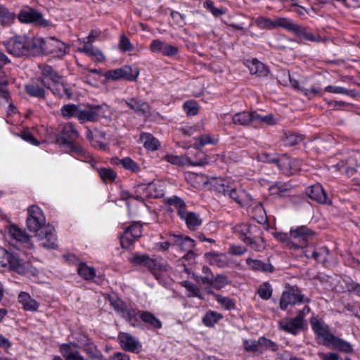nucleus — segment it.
Listing matches in <instances>:
<instances>
[{
	"label": "nucleus",
	"mask_w": 360,
	"mask_h": 360,
	"mask_svg": "<svg viewBox=\"0 0 360 360\" xmlns=\"http://www.w3.org/2000/svg\"><path fill=\"white\" fill-rule=\"evenodd\" d=\"M40 39L26 36H17L4 41L6 51L15 56H34L39 52Z\"/></svg>",
	"instance_id": "f257e3e1"
},
{
	"label": "nucleus",
	"mask_w": 360,
	"mask_h": 360,
	"mask_svg": "<svg viewBox=\"0 0 360 360\" xmlns=\"http://www.w3.org/2000/svg\"><path fill=\"white\" fill-rule=\"evenodd\" d=\"M216 191L228 195L242 207H249L253 205V198L243 189L237 190L225 179L217 180L213 185Z\"/></svg>",
	"instance_id": "f03ea898"
},
{
	"label": "nucleus",
	"mask_w": 360,
	"mask_h": 360,
	"mask_svg": "<svg viewBox=\"0 0 360 360\" xmlns=\"http://www.w3.org/2000/svg\"><path fill=\"white\" fill-rule=\"evenodd\" d=\"M0 264L3 267H8L18 274H24L29 267V263L25 262L19 252H10L0 247Z\"/></svg>",
	"instance_id": "7ed1b4c3"
},
{
	"label": "nucleus",
	"mask_w": 360,
	"mask_h": 360,
	"mask_svg": "<svg viewBox=\"0 0 360 360\" xmlns=\"http://www.w3.org/2000/svg\"><path fill=\"white\" fill-rule=\"evenodd\" d=\"M310 309L304 306L293 319L285 318L278 321V327L281 330L292 335H297L304 329L306 322L304 316L309 313Z\"/></svg>",
	"instance_id": "20e7f679"
},
{
	"label": "nucleus",
	"mask_w": 360,
	"mask_h": 360,
	"mask_svg": "<svg viewBox=\"0 0 360 360\" xmlns=\"http://www.w3.org/2000/svg\"><path fill=\"white\" fill-rule=\"evenodd\" d=\"M310 300L302 293L297 286H292L282 293L280 300V308L286 310L288 306L308 303Z\"/></svg>",
	"instance_id": "39448f33"
},
{
	"label": "nucleus",
	"mask_w": 360,
	"mask_h": 360,
	"mask_svg": "<svg viewBox=\"0 0 360 360\" xmlns=\"http://www.w3.org/2000/svg\"><path fill=\"white\" fill-rule=\"evenodd\" d=\"M315 236V232L305 226H297L290 231V249H303L309 239Z\"/></svg>",
	"instance_id": "423d86ee"
},
{
	"label": "nucleus",
	"mask_w": 360,
	"mask_h": 360,
	"mask_svg": "<svg viewBox=\"0 0 360 360\" xmlns=\"http://www.w3.org/2000/svg\"><path fill=\"white\" fill-rule=\"evenodd\" d=\"M45 222L46 219L41 210L35 205L30 206L28 209V217L26 220L28 229L32 232L37 233L46 226Z\"/></svg>",
	"instance_id": "0eeeda50"
},
{
	"label": "nucleus",
	"mask_w": 360,
	"mask_h": 360,
	"mask_svg": "<svg viewBox=\"0 0 360 360\" xmlns=\"http://www.w3.org/2000/svg\"><path fill=\"white\" fill-rule=\"evenodd\" d=\"M202 274H209L208 276H200L197 281L204 285L212 286L214 289L219 290L229 284V280L226 276L217 274L214 276L210 267L204 266L202 269Z\"/></svg>",
	"instance_id": "6e6552de"
},
{
	"label": "nucleus",
	"mask_w": 360,
	"mask_h": 360,
	"mask_svg": "<svg viewBox=\"0 0 360 360\" xmlns=\"http://www.w3.org/2000/svg\"><path fill=\"white\" fill-rule=\"evenodd\" d=\"M7 234L10 239L16 244L28 249L33 248L31 236L26 233L25 230L19 228L16 225L11 224L8 226Z\"/></svg>",
	"instance_id": "1a4fd4ad"
},
{
	"label": "nucleus",
	"mask_w": 360,
	"mask_h": 360,
	"mask_svg": "<svg viewBox=\"0 0 360 360\" xmlns=\"http://www.w3.org/2000/svg\"><path fill=\"white\" fill-rule=\"evenodd\" d=\"M139 75V72L136 69L133 70L130 66L124 65L120 68L107 71L104 76L107 79H124L133 82L136 79Z\"/></svg>",
	"instance_id": "9d476101"
},
{
	"label": "nucleus",
	"mask_w": 360,
	"mask_h": 360,
	"mask_svg": "<svg viewBox=\"0 0 360 360\" xmlns=\"http://www.w3.org/2000/svg\"><path fill=\"white\" fill-rule=\"evenodd\" d=\"M36 237L42 247L48 249L57 248V238L53 226L47 224L46 226H44L36 233Z\"/></svg>",
	"instance_id": "9b49d317"
},
{
	"label": "nucleus",
	"mask_w": 360,
	"mask_h": 360,
	"mask_svg": "<svg viewBox=\"0 0 360 360\" xmlns=\"http://www.w3.org/2000/svg\"><path fill=\"white\" fill-rule=\"evenodd\" d=\"M311 325L319 341L323 345L329 347L334 335L330 332L328 325L323 321L316 319L311 321Z\"/></svg>",
	"instance_id": "f8f14e48"
},
{
	"label": "nucleus",
	"mask_w": 360,
	"mask_h": 360,
	"mask_svg": "<svg viewBox=\"0 0 360 360\" xmlns=\"http://www.w3.org/2000/svg\"><path fill=\"white\" fill-rule=\"evenodd\" d=\"M142 235V226L134 222L128 226L120 237V244L122 248H129L134 242Z\"/></svg>",
	"instance_id": "ddd939ff"
},
{
	"label": "nucleus",
	"mask_w": 360,
	"mask_h": 360,
	"mask_svg": "<svg viewBox=\"0 0 360 360\" xmlns=\"http://www.w3.org/2000/svg\"><path fill=\"white\" fill-rule=\"evenodd\" d=\"M121 347L127 352L138 354L141 351L142 345L139 340L127 333L121 332L117 337Z\"/></svg>",
	"instance_id": "4468645a"
},
{
	"label": "nucleus",
	"mask_w": 360,
	"mask_h": 360,
	"mask_svg": "<svg viewBox=\"0 0 360 360\" xmlns=\"http://www.w3.org/2000/svg\"><path fill=\"white\" fill-rule=\"evenodd\" d=\"M149 49L153 53L168 57L175 56L179 53V49L176 46L167 44L160 39L153 40L149 46Z\"/></svg>",
	"instance_id": "2eb2a0df"
},
{
	"label": "nucleus",
	"mask_w": 360,
	"mask_h": 360,
	"mask_svg": "<svg viewBox=\"0 0 360 360\" xmlns=\"http://www.w3.org/2000/svg\"><path fill=\"white\" fill-rule=\"evenodd\" d=\"M276 166L286 175H292L300 169L298 160L290 159L287 155H279Z\"/></svg>",
	"instance_id": "dca6fc26"
},
{
	"label": "nucleus",
	"mask_w": 360,
	"mask_h": 360,
	"mask_svg": "<svg viewBox=\"0 0 360 360\" xmlns=\"http://www.w3.org/2000/svg\"><path fill=\"white\" fill-rule=\"evenodd\" d=\"M233 231L234 233L238 235L240 240L245 243L252 234L260 232L261 229L259 226L255 225L252 226L248 224L241 223L236 225L233 228Z\"/></svg>",
	"instance_id": "f3484780"
},
{
	"label": "nucleus",
	"mask_w": 360,
	"mask_h": 360,
	"mask_svg": "<svg viewBox=\"0 0 360 360\" xmlns=\"http://www.w3.org/2000/svg\"><path fill=\"white\" fill-rule=\"evenodd\" d=\"M125 104L139 115L148 117L150 115V108L148 103L135 98L124 100Z\"/></svg>",
	"instance_id": "a211bd4d"
},
{
	"label": "nucleus",
	"mask_w": 360,
	"mask_h": 360,
	"mask_svg": "<svg viewBox=\"0 0 360 360\" xmlns=\"http://www.w3.org/2000/svg\"><path fill=\"white\" fill-rule=\"evenodd\" d=\"M79 137V133L72 123L63 125L59 140L62 143L72 147V143Z\"/></svg>",
	"instance_id": "6ab92c4d"
},
{
	"label": "nucleus",
	"mask_w": 360,
	"mask_h": 360,
	"mask_svg": "<svg viewBox=\"0 0 360 360\" xmlns=\"http://www.w3.org/2000/svg\"><path fill=\"white\" fill-rule=\"evenodd\" d=\"M300 40L314 42V43H322L325 40L318 34L313 33L307 27L297 25L296 30L293 33Z\"/></svg>",
	"instance_id": "aec40b11"
},
{
	"label": "nucleus",
	"mask_w": 360,
	"mask_h": 360,
	"mask_svg": "<svg viewBox=\"0 0 360 360\" xmlns=\"http://www.w3.org/2000/svg\"><path fill=\"white\" fill-rule=\"evenodd\" d=\"M174 243L183 252H186V257L190 258L194 255L193 249L195 247V241L188 236L174 235Z\"/></svg>",
	"instance_id": "412c9836"
},
{
	"label": "nucleus",
	"mask_w": 360,
	"mask_h": 360,
	"mask_svg": "<svg viewBox=\"0 0 360 360\" xmlns=\"http://www.w3.org/2000/svg\"><path fill=\"white\" fill-rule=\"evenodd\" d=\"M42 78L41 82L46 86H49V84L55 83L58 80H61V76L49 65H39Z\"/></svg>",
	"instance_id": "4be33fe9"
},
{
	"label": "nucleus",
	"mask_w": 360,
	"mask_h": 360,
	"mask_svg": "<svg viewBox=\"0 0 360 360\" xmlns=\"http://www.w3.org/2000/svg\"><path fill=\"white\" fill-rule=\"evenodd\" d=\"M205 257L210 265L216 266L219 268H225L231 264L229 258L223 253L210 252L206 253Z\"/></svg>",
	"instance_id": "5701e85b"
},
{
	"label": "nucleus",
	"mask_w": 360,
	"mask_h": 360,
	"mask_svg": "<svg viewBox=\"0 0 360 360\" xmlns=\"http://www.w3.org/2000/svg\"><path fill=\"white\" fill-rule=\"evenodd\" d=\"M308 195L311 200L321 204H327L330 202L322 186L319 184L313 185L309 188L308 191Z\"/></svg>",
	"instance_id": "b1692460"
},
{
	"label": "nucleus",
	"mask_w": 360,
	"mask_h": 360,
	"mask_svg": "<svg viewBox=\"0 0 360 360\" xmlns=\"http://www.w3.org/2000/svg\"><path fill=\"white\" fill-rule=\"evenodd\" d=\"M18 18L21 22L24 23L39 22L42 15L34 9L27 7L20 11Z\"/></svg>",
	"instance_id": "393cba45"
},
{
	"label": "nucleus",
	"mask_w": 360,
	"mask_h": 360,
	"mask_svg": "<svg viewBox=\"0 0 360 360\" xmlns=\"http://www.w3.org/2000/svg\"><path fill=\"white\" fill-rule=\"evenodd\" d=\"M180 218L185 221L188 229L191 231L196 230L202 223V220L198 213L188 212L187 210L184 212V214L180 217Z\"/></svg>",
	"instance_id": "a878e982"
},
{
	"label": "nucleus",
	"mask_w": 360,
	"mask_h": 360,
	"mask_svg": "<svg viewBox=\"0 0 360 360\" xmlns=\"http://www.w3.org/2000/svg\"><path fill=\"white\" fill-rule=\"evenodd\" d=\"M164 159L168 162L177 166H184L186 165H190L193 166H202L204 165V162L201 160L193 162L189 158H184L181 156L171 154L166 155L164 157Z\"/></svg>",
	"instance_id": "bb28decb"
},
{
	"label": "nucleus",
	"mask_w": 360,
	"mask_h": 360,
	"mask_svg": "<svg viewBox=\"0 0 360 360\" xmlns=\"http://www.w3.org/2000/svg\"><path fill=\"white\" fill-rule=\"evenodd\" d=\"M255 111H243L234 114L232 122L235 124L248 126L255 123Z\"/></svg>",
	"instance_id": "cd10ccee"
},
{
	"label": "nucleus",
	"mask_w": 360,
	"mask_h": 360,
	"mask_svg": "<svg viewBox=\"0 0 360 360\" xmlns=\"http://www.w3.org/2000/svg\"><path fill=\"white\" fill-rule=\"evenodd\" d=\"M47 88L49 89L56 96L59 98L66 96L68 99L72 98V93L61 80H58L55 83L49 84Z\"/></svg>",
	"instance_id": "c85d7f7f"
},
{
	"label": "nucleus",
	"mask_w": 360,
	"mask_h": 360,
	"mask_svg": "<svg viewBox=\"0 0 360 360\" xmlns=\"http://www.w3.org/2000/svg\"><path fill=\"white\" fill-rule=\"evenodd\" d=\"M18 302L26 311H37L39 305L35 300L32 299L31 296L25 292H21L18 295Z\"/></svg>",
	"instance_id": "c756f323"
},
{
	"label": "nucleus",
	"mask_w": 360,
	"mask_h": 360,
	"mask_svg": "<svg viewBox=\"0 0 360 360\" xmlns=\"http://www.w3.org/2000/svg\"><path fill=\"white\" fill-rule=\"evenodd\" d=\"M250 73L258 77H265L268 75L267 68L257 59H252L246 63Z\"/></svg>",
	"instance_id": "7c9ffc66"
},
{
	"label": "nucleus",
	"mask_w": 360,
	"mask_h": 360,
	"mask_svg": "<svg viewBox=\"0 0 360 360\" xmlns=\"http://www.w3.org/2000/svg\"><path fill=\"white\" fill-rule=\"evenodd\" d=\"M141 312L142 311L136 309L127 307L121 316L130 325L136 327L139 325V320L141 319Z\"/></svg>",
	"instance_id": "2f4dec72"
},
{
	"label": "nucleus",
	"mask_w": 360,
	"mask_h": 360,
	"mask_svg": "<svg viewBox=\"0 0 360 360\" xmlns=\"http://www.w3.org/2000/svg\"><path fill=\"white\" fill-rule=\"evenodd\" d=\"M304 255L307 258H309L310 256L308 254L309 250H302ZM329 257V250L326 247H321L317 249H314L311 252V257L314 259L319 263H325L328 261Z\"/></svg>",
	"instance_id": "473e14b6"
},
{
	"label": "nucleus",
	"mask_w": 360,
	"mask_h": 360,
	"mask_svg": "<svg viewBox=\"0 0 360 360\" xmlns=\"http://www.w3.org/2000/svg\"><path fill=\"white\" fill-rule=\"evenodd\" d=\"M78 51L84 53L89 56H94L98 61L105 60V56L102 51L90 43L83 42V46L78 48Z\"/></svg>",
	"instance_id": "72a5a7b5"
},
{
	"label": "nucleus",
	"mask_w": 360,
	"mask_h": 360,
	"mask_svg": "<svg viewBox=\"0 0 360 360\" xmlns=\"http://www.w3.org/2000/svg\"><path fill=\"white\" fill-rule=\"evenodd\" d=\"M261 232H257V235L252 234L246 242L245 244L248 245L252 250L257 252H262L265 249L266 243L264 238L260 236Z\"/></svg>",
	"instance_id": "f704fd0d"
},
{
	"label": "nucleus",
	"mask_w": 360,
	"mask_h": 360,
	"mask_svg": "<svg viewBox=\"0 0 360 360\" xmlns=\"http://www.w3.org/2000/svg\"><path fill=\"white\" fill-rule=\"evenodd\" d=\"M277 79L278 82L284 86L290 85L295 89H298V82L292 77L288 70H282L279 71Z\"/></svg>",
	"instance_id": "c9c22d12"
},
{
	"label": "nucleus",
	"mask_w": 360,
	"mask_h": 360,
	"mask_svg": "<svg viewBox=\"0 0 360 360\" xmlns=\"http://www.w3.org/2000/svg\"><path fill=\"white\" fill-rule=\"evenodd\" d=\"M246 264L252 269L263 272H271L274 270L273 266L269 262H263L261 260L248 258Z\"/></svg>",
	"instance_id": "e433bc0d"
},
{
	"label": "nucleus",
	"mask_w": 360,
	"mask_h": 360,
	"mask_svg": "<svg viewBox=\"0 0 360 360\" xmlns=\"http://www.w3.org/2000/svg\"><path fill=\"white\" fill-rule=\"evenodd\" d=\"M329 347H332L333 349L345 353H351L353 351L352 346L349 342L335 335L331 342H330Z\"/></svg>",
	"instance_id": "4c0bfd02"
},
{
	"label": "nucleus",
	"mask_w": 360,
	"mask_h": 360,
	"mask_svg": "<svg viewBox=\"0 0 360 360\" xmlns=\"http://www.w3.org/2000/svg\"><path fill=\"white\" fill-rule=\"evenodd\" d=\"M140 140L145 148L149 150H155L160 146L158 140L149 133H142L140 136Z\"/></svg>",
	"instance_id": "58836bf2"
},
{
	"label": "nucleus",
	"mask_w": 360,
	"mask_h": 360,
	"mask_svg": "<svg viewBox=\"0 0 360 360\" xmlns=\"http://www.w3.org/2000/svg\"><path fill=\"white\" fill-rule=\"evenodd\" d=\"M51 40L52 42L51 45L53 48L50 51L54 56L60 58L68 53L69 47L65 43L53 38Z\"/></svg>",
	"instance_id": "ea45409f"
},
{
	"label": "nucleus",
	"mask_w": 360,
	"mask_h": 360,
	"mask_svg": "<svg viewBox=\"0 0 360 360\" xmlns=\"http://www.w3.org/2000/svg\"><path fill=\"white\" fill-rule=\"evenodd\" d=\"M223 318L222 314L212 310H208L202 317V321L207 327H213Z\"/></svg>",
	"instance_id": "a19ab883"
},
{
	"label": "nucleus",
	"mask_w": 360,
	"mask_h": 360,
	"mask_svg": "<svg viewBox=\"0 0 360 360\" xmlns=\"http://www.w3.org/2000/svg\"><path fill=\"white\" fill-rule=\"evenodd\" d=\"M94 106L91 105L84 109L79 108L77 118L82 122H94L96 120Z\"/></svg>",
	"instance_id": "79ce46f5"
},
{
	"label": "nucleus",
	"mask_w": 360,
	"mask_h": 360,
	"mask_svg": "<svg viewBox=\"0 0 360 360\" xmlns=\"http://www.w3.org/2000/svg\"><path fill=\"white\" fill-rule=\"evenodd\" d=\"M167 203L169 205L173 206L176 210L177 214L179 217L184 214V212L186 211L185 202L181 198L177 196H172L168 198Z\"/></svg>",
	"instance_id": "37998d69"
},
{
	"label": "nucleus",
	"mask_w": 360,
	"mask_h": 360,
	"mask_svg": "<svg viewBox=\"0 0 360 360\" xmlns=\"http://www.w3.org/2000/svg\"><path fill=\"white\" fill-rule=\"evenodd\" d=\"M181 285L188 292V297H195L203 300L204 297L200 288L195 284L190 281H184L181 283Z\"/></svg>",
	"instance_id": "c03bdc74"
},
{
	"label": "nucleus",
	"mask_w": 360,
	"mask_h": 360,
	"mask_svg": "<svg viewBox=\"0 0 360 360\" xmlns=\"http://www.w3.org/2000/svg\"><path fill=\"white\" fill-rule=\"evenodd\" d=\"M298 24L295 23L292 20L286 18H278L275 19V27H281L288 31L294 33Z\"/></svg>",
	"instance_id": "a18cd8bd"
},
{
	"label": "nucleus",
	"mask_w": 360,
	"mask_h": 360,
	"mask_svg": "<svg viewBox=\"0 0 360 360\" xmlns=\"http://www.w3.org/2000/svg\"><path fill=\"white\" fill-rule=\"evenodd\" d=\"M26 92L31 96L37 97V98H44L45 97V90L39 86V84L35 83H31L25 85Z\"/></svg>",
	"instance_id": "49530a36"
},
{
	"label": "nucleus",
	"mask_w": 360,
	"mask_h": 360,
	"mask_svg": "<svg viewBox=\"0 0 360 360\" xmlns=\"http://www.w3.org/2000/svg\"><path fill=\"white\" fill-rule=\"evenodd\" d=\"M60 351L65 360H84L82 356L78 352H72L70 349V345H63Z\"/></svg>",
	"instance_id": "de8ad7c7"
},
{
	"label": "nucleus",
	"mask_w": 360,
	"mask_h": 360,
	"mask_svg": "<svg viewBox=\"0 0 360 360\" xmlns=\"http://www.w3.org/2000/svg\"><path fill=\"white\" fill-rule=\"evenodd\" d=\"M115 163H120L125 169H129L135 173L139 172L140 171V167L139 165L129 157H126L122 159L116 158V161H115Z\"/></svg>",
	"instance_id": "09e8293b"
},
{
	"label": "nucleus",
	"mask_w": 360,
	"mask_h": 360,
	"mask_svg": "<svg viewBox=\"0 0 360 360\" xmlns=\"http://www.w3.org/2000/svg\"><path fill=\"white\" fill-rule=\"evenodd\" d=\"M141 319L144 323L150 324L155 328H160L162 327L161 321L153 314L148 311H142L141 314Z\"/></svg>",
	"instance_id": "8fccbe9b"
},
{
	"label": "nucleus",
	"mask_w": 360,
	"mask_h": 360,
	"mask_svg": "<svg viewBox=\"0 0 360 360\" xmlns=\"http://www.w3.org/2000/svg\"><path fill=\"white\" fill-rule=\"evenodd\" d=\"M259 344L260 345V352L266 350L276 352L279 349L278 345L276 342L265 337L259 338Z\"/></svg>",
	"instance_id": "3c124183"
},
{
	"label": "nucleus",
	"mask_w": 360,
	"mask_h": 360,
	"mask_svg": "<svg viewBox=\"0 0 360 360\" xmlns=\"http://www.w3.org/2000/svg\"><path fill=\"white\" fill-rule=\"evenodd\" d=\"M78 274L85 280H91L95 276V270L93 268L89 267L86 264L82 263L77 268Z\"/></svg>",
	"instance_id": "603ef678"
},
{
	"label": "nucleus",
	"mask_w": 360,
	"mask_h": 360,
	"mask_svg": "<svg viewBox=\"0 0 360 360\" xmlns=\"http://www.w3.org/2000/svg\"><path fill=\"white\" fill-rule=\"evenodd\" d=\"M98 174L102 180L105 182L113 181L116 176V172L111 168H100L97 169Z\"/></svg>",
	"instance_id": "864d4df0"
},
{
	"label": "nucleus",
	"mask_w": 360,
	"mask_h": 360,
	"mask_svg": "<svg viewBox=\"0 0 360 360\" xmlns=\"http://www.w3.org/2000/svg\"><path fill=\"white\" fill-rule=\"evenodd\" d=\"M94 111L95 112V115L96 120L100 117L104 118H110L111 117V111L110 108L106 104L93 105Z\"/></svg>",
	"instance_id": "5fc2aeb1"
},
{
	"label": "nucleus",
	"mask_w": 360,
	"mask_h": 360,
	"mask_svg": "<svg viewBox=\"0 0 360 360\" xmlns=\"http://www.w3.org/2000/svg\"><path fill=\"white\" fill-rule=\"evenodd\" d=\"M79 108L75 104L65 105L61 108V115L65 117H75L77 118Z\"/></svg>",
	"instance_id": "6e6d98bb"
},
{
	"label": "nucleus",
	"mask_w": 360,
	"mask_h": 360,
	"mask_svg": "<svg viewBox=\"0 0 360 360\" xmlns=\"http://www.w3.org/2000/svg\"><path fill=\"white\" fill-rule=\"evenodd\" d=\"M304 140V136L301 134L293 133L286 134L285 136V144L289 146H293L299 144Z\"/></svg>",
	"instance_id": "4d7b16f0"
},
{
	"label": "nucleus",
	"mask_w": 360,
	"mask_h": 360,
	"mask_svg": "<svg viewBox=\"0 0 360 360\" xmlns=\"http://www.w3.org/2000/svg\"><path fill=\"white\" fill-rule=\"evenodd\" d=\"M14 20L13 15L4 6H0V24L7 25Z\"/></svg>",
	"instance_id": "13d9d810"
},
{
	"label": "nucleus",
	"mask_w": 360,
	"mask_h": 360,
	"mask_svg": "<svg viewBox=\"0 0 360 360\" xmlns=\"http://www.w3.org/2000/svg\"><path fill=\"white\" fill-rule=\"evenodd\" d=\"M217 302L227 310L234 309L235 303L232 299L221 295H214Z\"/></svg>",
	"instance_id": "bf43d9fd"
},
{
	"label": "nucleus",
	"mask_w": 360,
	"mask_h": 360,
	"mask_svg": "<svg viewBox=\"0 0 360 360\" xmlns=\"http://www.w3.org/2000/svg\"><path fill=\"white\" fill-rule=\"evenodd\" d=\"M257 293L262 299L269 300L272 295L271 286L269 283H264L259 286Z\"/></svg>",
	"instance_id": "052dcab7"
},
{
	"label": "nucleus",
	"mask_w": 360,
	"mask_h": 360,
	"mask_svg": "<svg viewBox=\"0 0 360 360\" xmlns=\"http://www.w3.org/2000/svg\"><path fill=\"white\" fill-rule=\"evenodd\" d=\"M257 25L261 29L271 30L275 28V20H271L269 18L259 17L256 20Z\"/></svg>",
	"instance_id": "680f3d73"
},
{
	"label": "nucleus",
	"mask_w": 360,
	"mask_h": 360,
	"mask_svg": "<svg viewBox=\"0 0 360 360\" xmlns=\"http://www.w3.org/2000/svg\"><path fill=\"white\" fill-rule=\"evenodd\" d=\"M255 123L257 124H274V116L271 114L265 115V116H261L259 115L257 112L255 111Z\"/></svg>",
	"instance_id": "e2e57ef3"
},
{
	"label": "nucleus",
	"mask_w": 360,
	"mask_h": 360,
	"mask_svg": "<svg viewBox=\"0 0 360 360\" xmlns=\"http://www.w3.org/2000/svg\"><path fill=\"white\" fill-rule=\"evenodd\" d=\"M297 89L304 94L309 98H311L319 95L321 92V88L319 86H312L310 89H306L300 87L298 85V89Z\"/></svg>",
	"instance_id": "0e129e2a"
},
{
	"label": "nucleus",
	"mask_w": 360,
	"mask_h": 360,
	"mask_svg": "<svg viewBox=\"0 0 360 360\" xmlns=\"http://www.w3.org/2000/svg\"><path fill=\"white\" fill-rule=\"evenodd\" d=\"M244 348L248 352H259L260 345L258 340H246L243 342Z\"/></svg>",
	"instance_id": "69168bd1"
},
{
	"label": "nucleus",
	"mask_w": 360,
	"mask_h": 360,
	"mask_svg": "<svg viewBox=\"0 0 360 360\" xmlns=\"http://www.w3.org/2000/svg\"><path fill=\"white\" fill-rule=\"evenodd\" d=\"M148 255L146 254L135 253L132 257L129 259V262L134 265L145 266Z\"/></svg>",
	"instance_id": "338daca9"
},
{
	"label": "nucleus",
	"mask_w": 360,
	"mask_h": 360,
	"mask_svg": "<svg viewBox=\"0 0 360 360\" xmlns=\"http://www.w3.org/2000/svg\"><path fill=\"white\" fill-rule=\"evenodd\" d=\"M184 109L190 116L195 115L198 112V105L195 101H186L184 104Z\"/></svg>",
	"instance_id": "774afa93"
}]
</instances>
